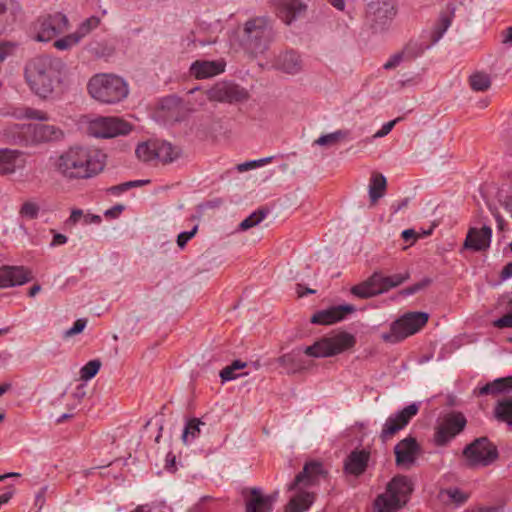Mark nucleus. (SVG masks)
<instances>
[{
    "label": "nucleus",
    "mask_w": 512,
    "mask_h": 512,
    "mask_svg": "<svg viewBox=\"0 0 512 512\" xmlns=\"http://www.w3.org/2000/svg\"><path fill=\"white\" fill-rule=\"evenodd\" d=\"M494 417L497 421L512 426V396L497 402L494 407Z\"/></svg>",
    "instance_id": "obj_33"
},
{
    "label": "nucleus",
    "mask_w": 512,
    "mask_h": 512,
    "mask_svg": "<svg viewBox=\"0 0 512 512\" xmlns=\"http://www.w3.org/2000/svg\"><path fill=\"white\" fill-rule=\"evenodd\" d=\"M244 33L249 45L256 52L264 51L273 38L272 28L265 17H256L247 21Z\"/></svg>",
    "instance_id": "obj_11"
},
{
    "label": "nucleus",
    "mask_w": 512,
    "mask_h": 512,
    "mask_svg": "<svg viewBox=\"0 0 512 512\" xmlns=\"http://www.w3.org/2000/svg\"><path fill=\"white\" fill-rule=\"evenodd\" d=\"M30 272L24 267L2 266L0 267V288L23 285L30 280Z\"/></svg>",
    "instance_id": "obj_20"
},
{
    "label": "nucleus",
    "mask_w": 512,
    "mask_h": 512,
    "mask_svg": "<svg viewBox=\"0 0 512 512\" xmlns=\"http://www.w3.org/2000/svg\"><path fill=\"white\" fill-rule=\"evenodd\" d=\"M294 361V356L292 353L284 354L281 357H279L278 362L282 366H288L292 364Z\"/></svg>",
    "instance_id": "obj_57"
},
{
    "label": "nucleus",
    "mask_w": 512,
    "mask_h": 512,
    "mask_svg": "<svg viewBox=\"0 0 512 512\" xmlns=\"http://www.w3.org/2000/svg\"><path fill=\"white\" fill-rule=\"evenodd\" d=\"M419 406L412 403L404 407L401 411L394 415L389 416L380 433V438L383 442L391 439L396 433L402 430L410 420L418 413Z\"/></svg>",
    "instance_id": "obj_15"
},
{
    "label": "nucleus",
    "mask_w": 512,
    "mask_h": 512,
    "mask_svg": "<svg viewBox=\"0 0 512 512\" xmlns=\"http://www.w3.org/2000/svg\"><path fill=\"white\" fill-rule=\"evenodd\" d=\"M275 67L283 73L293 75L302 71L303 61L297 52L285 51L278 56Z\"/></svg>",
    "instance_id": "obj_23"
},
{
    "label": "nucleus",
    "mask_w": 512,
    "mask_h": 512,
    "mask_svg": "<svg viewBox=\"0 0 512 512\" xmlns=\"http://www.w3.org/2000/svg\"><path fill=\"white\" fill-rule=\"evenodd\" d=\"M156 144L157 140L139 144L135 151L137 157L144 162L156 160Z\"/></svg>",
    "instance_id": "obj_36"
},
{
    "label": "nucleus",
    "mask_w": 512,
    "mask_h": 512,
    "mask_svg": "<svg viewBox=\"0 0 512 512\" xmlns=\"http://www.w3.org/2000/svg\"><path fill=\"white\" fill-rule=\"evenodd\" d=\"M419 445L412 437H407L398 442L394 448L396 464L398 466H411L418 455Z\"/></svg>",
    "instance_id": "obj_19"
},
{
    "label": "nucleus",
    "mask_w": 512,
    "mask_h": 512,
    "mask_svg": "<svg viewBox=\"0 0 512 512\" xmlns=\"http://www.w3.org/2000/svg\"><path fill=\"white\" fill-rule=\"evenodd\" d=\"M14 45L10 42L0 40V62H3L9 55L12 54Z\"/></svg>",
    "instance_id": "obj_52"
},
{
    "label": "nucleus",
    "mask_w": 512,
    "mask_h": 512,
    "mask_svg": "<svg viewBox=\"0 0 512 512\" xmlns=\"http://www.w3.org/2000/svg\"><path fill=\"white\" fill-rule=\"evenodd\" d=\"M386 187V178L380 173H373L369 183V198L371 204H376L377 201L384 196Z\"/></svg>",
    "instance_id": "obj_31"
},
{
    "label": "nucleus",
    "mask_w": 512,
    "mask_h": 512,
    "mask_svg": "<svg viewBox=\"0 0 512 512\" xmlns=\"http://www.w3.org/2000/svg\"><path fill=\"white\" fill-rule=\"evenodd\" d=\"M86 325H87V320L86 319H84V318L77 319L74 322L73 326L70 329L65 331L64 336L66 338H68V337H72L74 335H77V334L81 333L84 330Z\"/></svg>",
    "instance_id": "obj_48"
},
{
    "label": "nucleus",
    "mask_w": 512,
    "mask_h": 512,
    "mask_svg": "<svg viewBox=\"0 0 512 512\" xmlns=\"http://www.w3.org/2000/svg\"><path fill=\"white\" fill-rule=\"evenodd\" d=\"M266 215L267 211L264 209L254 211L240 223L239 227L241 230H248L258 225L262 220L265 219Z\"/></svg>",
    "instance_id": "obj_43"
},
{
    "label": "nucleus",
    "mask_w": 512,
    "mask_h": 512,
    "mask_svg": "<svg viewBox=\"0 0 512 512\" xmlns=\"http://www.w3.org/2000/svg\"><path fill=\"white\" fill-rule=\"evenodd\" d=\"M402 237L405 241L415 240L416 232L413 229H407L402 232Z\"/></svg>",
    "instance_id": "obj_62"
},
{
    "label": "nucleus",
    "mask_w": 512,
    "mask_h": 512,
    "mask_svg": "<svg viewBox=\"0 0 512 512\" xmlns=\"http://www.w3.org/2000/svg\"><path fill=\"white\" fill-rule=\"evenodd\" d=\"M351 293L360 299H367L382 294L379 273L375 272L367 280L354 285L351 288Z\"/></svg>",
    "instance_id": "obj_25"
},
{
    "label": "nucleus",
    "mask_w": 512,
    "mask_h": 512,
    "mask_svg": "<svg viewBox=\"0 0 512 512\" xmlns=\"http://www.w3.org/2000/svg\"><path fill=\"white\" fill-rule=\"evenodd\" d=\"M370 453L366 450L352 451L345 460L344 470L353 476L362 475L368 466Z\"/></svg>",
    "instance_id": "obj_22"
},
{
    "label": "nucleus",
    "mask_w": 512,
    "mask_h": 512,
    "mask_svg": "<svg viewBox=\"0 0 512 512\" xmlns=\"http://www.w3.org/2000/svg\"><path fill=\"white\" fill-rule=\"evenodd\" d=\"M53 166L66 179H89L104 169L105 155L95 148L72 146L55 159Z\"/></svg>",
    "instance_id": "obj_1"
},
{
    "label": "nucleus",
    "mask_w": 512,
    "mask_h": 512,
    "mask_svg": "<svg viewBox=\"0 0 512 512\" xmlns=\"http://www.w3.org/2000/svg\"><path fill=\"white\" fill-rule=\"evenodd\" d=\"M463 457L471 468L487 467L499 457L498 449L487 437L472 441L463 449Z\"/></svg>",
    "instance_id": "obj_8"
},
{
    "label": "nucleus",
    "mask_w": 512,
    "mask_h": 512,
    "mask_svg": "<svg viewBox=\"0 0 512 512\" xmlns=\"http://www.w3.org/2000/svg\"><path fill=\"white\" fill-rule=\"evenodd\" d=\"M401 118L398 117L392 121H389L387 123H385L380 130H378L375 134H374V137L375 138H381V137H384L386 136L387 134L390 133V131L393 129V127L395 126V124L400 121Z\"/></svg>",
    "instance_id": "obj_51"
},
{
    "label": "nucleus",
    "mask_w": 512,
    "mask_h": 512,
    "mask_svg": "<svg viewBox=\"0 0 512 512\" xmlns=\"http://www.w3.org/2000/svg\"><path fill=\"white\" fill-rule=\"evenodd\" d=\"M201 425H204V422L198 418H192L188 420L181 436L184 444H188L190 441L199 437L201 433Z\"/></svg>",
    "instance_id": "obj_35"
},
{
    "label": "nucleus",
    "mask_w": 512,
    "mask_h": 512,
    "mask_svg": "<svg viewBox=\"0 0 512 512\" xmlns=\"http://www.w3.org/2000/svg\"><path fill=\"white\" fill-rule=\"evenodd\" d=\"M356 344L354 335L342 331L336 334L325 336L315 341L312 345L303 349V353L309 357L327 358L341 354Z\"/></svg>",
    "instance_id": "obj_5"
},
{
    "label": "nucleus",
    "mask_w": 512,
    "mask_h": 512,
    "mask_svg": "<svg viewBox=\"0 0 512 512\" xmlns=\"http://www.w3.org/2000/svg\"><path fill=\"white\" fill-rule=\"evenodd\" d=\"M272 159H273V157H266V158H261L258 160L247 161V162L238 164L237 170L239 172H245V171L257 168V167H261L263 165L270 163L272 161Z\"/></svg>",
    "instance_id": "obj_46"
},
{
    "label": "nucleus",
    "mask_w": 512,
    "mask_h": 512,
    "mask_svg": "<svg viewBox=\"0 0 512 512\" xmlns=\"http://www.w3.org/2000/svg\"><path fill=\"white\" fill-rule=\"evenodd\" d=\"M503 39H502V43L503 44H508V43H512V26L508 27L504 32H503Z\"/></svg>",
    "instance_id": "obj_61"
},
{
    "label": "nucleus",
    "mask_w": 512,
    "mask_h": 512,
    "mask_svg": "<svg viewBox=\"0 0 512 512\" xmlns=\"http://www.w3.org/2000/svg\"><path fill=\"white\" fill-rule=\"evenodd\" d=\"M13 115L16 118H28V119H36V120H47L48 119L46 112H44L42 110L34 109V108H17L13 112Z\"/></svg>",
    "instance_id": "obj_41"
},
{
    "label": "nucleus",
    "mask_w": 512,
    "mask_h": 512,
    "mask_svg": "<svg viewBox=\"0 0 512 512\" xmlns=\"http://www.w3.org/2000/svg\"><path fill=\"white\" fill-rule=\"evenodd\" d=\"M101 23V19L97 16H91L85 19L75 31L77 35L82 39L95 30Z\"/></svg>",
    "instance_id": "obj_40"
},
{
    "label": "nucleus",
    "mask_w": 512,
    "mask_h": 512,
    "mask_svg": "<svg viewBox=\"0 0 512 512\" xmlns=\"http://www.w3.org/2000/svg\"><path fill=\"white\" fill-rule=\"evenodd\" d=\"M149 183H150V180L128 181V182H125V183L113 186V187H111L110 190L113 193H115V194H119V193H122L124 191H127L130 188L144 186V185L149 184Z\"/></svg>",
    "instance_id": "obj_47"
},
{
    "label": "nucleus",
    "mask_w": 512,
    "mask_h": 512,
    "mask_svg": "<svg viewBox=\"0 0 512 512\" xmlns=\"http://www.w3.org/2000/svg\"><path fill=\"white\" fill-rule=\"evenodd\" d=\"M395 15L396 10L393 0L368 1L366 19L375 30L384 28Z\"/></svg>",
    "instance_id": "obj_13"
},
{
    "label": "nucleus",
    "mask_w": 512,
    "mask_h": 512,
    "mask_svg": "<svg viewBox=\"0 0 512 512\" xmlns=\"http://www.w3.org/2000/svg\"><path fill=\"white\" fill-rule=\"evenodd\" d=\"M455 10L456 6L454 2H449L446 5V8L440 13L439 18L434 26L422 34L421 41H409L402 50L406 55V58L415 59L425 50L436 44L450 27L455 16Z\"/></svg>",
    "instance_id": "obj_4"
},
{
    "label": "nucleus",
    "mask_w": 512,
    "mask_h": 512,
    "mask_svg": "<svg viewBox=\"0 0 512 512\" xmlns=\"http://www.w3.org/2000/svg\"><path fill=\"white\" fill-rule=\"evenodd\" d=\"M348 136L349 131L337 130L335 132L320 136L318 139L314 141V144L319 146H334L338 144L340 141L347 139Z\"/></svg>",
    "instance_id": "obj_37"
},
{
    "label": "nucleus",
    "mask_w": 512,
    "mask_h": 512,
    "mask_svg": "<svg viewBox=\"0 0 512 512\" xmlns=\"http://www.w3.org/2000/svg\"><path fill=\"white\" fill-rule=\"evenodd\" d=\"M491 237V227L486 225L481 228L472 227L467 232L463 246L474 252L486 251L490 247Z\"/></svg>",
    "instance_id": "obj_17"
},
{
    "label": "nucleus",
    "mask_w": 512,
    "mask_h": 512,
    "mask_svg": "<svg viewBox=\"0 0 512 512\" xmlns=\"http://www.w3.org/2000/svg\"><path fill=\"white\" fill-rule=\"evenodd\" d=\"M438 498L445 505L460 506L467 502L469 494L459 488L450 487L440 490Z\"/></svg>",
    "instance_id": "obj_29"
},
{
    "label": "nucleus",
    "mask_w": 512,
    "mask_h": 512,
    "mask_svg": "<svg viewBox=\"0 0 512 512\" xmlns=\"http://www.w3.org/2000/svg\"><path fill=\"white\" fill-rule=\"evenodd\" d=\"M69 27L70 24L67 16L56 12L38 17L33 23L32 29L36 41L48 42L56 36L65 33Z\"/></svg>",
    "instance_id": "obj_9"
},
{
    "label": "nucleus",
    "mask_w": 512,
    "mask_h": 512,
    "mask_svg": "<svg viewBox=\"0 0 512 512\" xmlns=\"http://www.w3.org/2000/svg\"><path fill=\"white\" fill-rule=\"evenodd\" d=\"M278 17L286 24H290L304 9L299 0H275Z\"/></svg>",
    "instance_id": "obj_26"
},
{
    "label": "nucleus",
    "mask_w": 512,
    "mask_h": 512,
    "mask_svg": "<svg viewBox=\"0 0 512 512\" xmlns=\"http://www.w3.org/2000/svg\"><path fill=\"white\" fill-rule=\"evenodd\" d=\"M276 496H265L257 489H251L250 496L246 501V512H271Z\"/></svg>",
    "instance_id": "obj_24"
},
{
    "label": "nucleus",
    "mask_w": 512,
    "mask_h": 512,
    "mask_svg": "<svg viewBox=\"0 0 512 512\" xmlns=\"http://www.w3.org/2000/svg\"><path fill=\"white\" fill-rule=\"evenodd\" d=\"M82 217V211L81 210H73L70 215V220L72 222H77Z\"/></svg>",
    "instance_id": "obj_64"
},
{
    "label": "nucleus",
    "mask_w": 512,
    "mask_h": 512,
    "mask_svg": "<svg viewBox=\"0 0 512 512\" xmlns=\"http://www.w3.org/2000/svg\"><path fill=\"white\" fill-rule=\"evenodd\" d=\"M90 96H127L128 85L123 78L101 73L94 75L87 85Z\"/></svg>",
    "instance_id": "obj_10"
},
{
    "label": "nucleus",
    "mask_w": 512,
    "mask_h": 512,
    "mask_svg": "<svg viewBox=\"0 0 512 512\" xmlns=\"http://www.w3.org/2000/svg\"><path fill=\"white\" fill-rule=\"evenodd\" d=\"M226 68L224 59L197 60L190 66V73L196 79H207L222 74Z\"/></svg>",
    "instance_id": "obj_18"
},
{
    "label": "nucleus",
    "mask_w": 512,
    "mask_h": 512,
    "mask_svg": "<svg viewBox=\"0 0 512 512\" xmlns=\"http://www.w3.org/2000/svg\"><path fill=\"white\" fill-rule=\"evenodd\" d=\"M429 283H430V280H424V281H422L420 283H416V284H414V285L404 289L402 291V294H404V295H412V294L418 292L419 290L425 288Z\"/></svg>",
    "instance_id": "obj_54"
},
{
    "label": "nucleus",
    "mask_w": 512,
    "mask_h": 512,
    "mask_svg": "<svg viewBox=\"0 0 512 512\" xmlns=\"http://www.w3.org/2000/svg\"><path fill=\"white\" fill-rule=\"evenodd\" d=\"M25 135L30 136L32 142H46L58 137V130L54 126L36 124L23 126Z\"/></svg>",
    "instance_id": "obj_28"
},
{
    "label": "nucleus",
    "mask_w": 512,
    "mask_h": 512,
    "mask_svg": "<svg viewBox=\"0 0 512 512\" xmlns=\"http://www.w3.org/2000/svg\"><path fill=\"white\" fill-rule=\"evenodd\" d=\"M20 10L21 6L17 0H0V34L16 21Z\"/></svg>",
    "instance_id": "obj_27"
},
{
    "label": "nucleus",
    "mask_w": 512,
    "mask_h": 512,
    "mask_svg": "<svg viewBox=\"0 0 512 512\" xmlns=\"http://www.w3.org/2000/svg\"><path fill=\"white\" fill-rule=\"evenodd\" d=\"M325 477L326 471L321 462L311 461L306 463L303 471L289 485V490H296V493L287 503L284 512H305L308 510L314 502L315 496L303 489L318 484Z\"/></svg>",
    "instance_id": "obj_2"
},
{
    "label": "nucleus",
    "mask_w": 512,
    "mask_h": 512,
    "mask_svg": "<svg viewBox=\"0 0 512 512\" xmlns=\"http://www.w3.org/2000/svg\"><path fill=\"white\" fill-rule=\"evenodd\" d=\"M429 315L425 312H408L393 321L389 332L381 338L386 343H398L420 331L428 322Z\"/></svg>",
    "instance_id": "obj_6"
},
{
    "label": "nucleus",
    "mask_w": 512,
    "mask_h": 512,
    "mask_svg": "<svg viewBox=\"0 0 512 512\" xmlns=\"http://www.w3.org/2000/svg\"><path fill=\"white\" fill-rule=\"evenodd\" d=\"M197 226H195L191 231L181 232L177 237V244L180 248L185 247L187 242L194 237L197 232Z\"/></svg>",
    "instance_id": "obj_50"
},
{
    "label": "nucleus",
    "mask_w": 512,
    "mask_h": 512,
    "mask_svg": "<svg viewBox=\"0 0 512 512\" xmlns=\"http://www.w3.org/2000/svg\"><path fill=\"white\" fill-rule=\"evenodd\" d=\"M91 133L98 138H113L128 134L132 127L129 123L115 117L98 118L90 123Z\"/></svg>",
    "instance_id": "obj_14"
},
{
    "label": "nucleus",
    "mask_w": 512,
    "mask_h": 512,
    "mask_svg": "<svg viewBox=\"0 0 512 512\" xmlns=\"http://www.w3.org/2000/svg\"><path fill=\"white\" fill-rule=\"evenodd\" d=\"M404 58H406V55L403 51L397 52L389 58V60L383 65V68L386 70L396 68Z\"/></svg>",
    "instance_id": "obj_49"
},
{
    "label": "nucleus",
    "mask_w": 512,
    "mask_h": 512,
    "mask_svg": "<svg viewBox=\"0 0 512 512\" xmlns=\"http://www.w3.org/2000/svg\"><path fill=\"white\" fill-rule=\"evenodd\" d=\"M101 362L98 359L90 360L80 369V379L88 381L92 379L100 370Z\"/></svg>",
    "instance_id": "obj_42"
},
{
    "label": "nucleus",
    "mask_w": 512,
    "mask_h": 512,
    "mask_svg": "<svg viewBox=\"0 0 512 512\" xmlns=\"http://www.w3.org/2000/svg\"><path fill=\"white\" fill-rule=\"evenodd\" d=\"M123 209H124V207L122 205H116V206L112 207L111 209H108L105 212V216L111 217V218H116L122 213Z\"/></svg>",
    "instance_id": "obj_55"
},
{
    "label": "nucleus",
    "mask_w": 512,
    "mask_h": 512,
    "mask_svg": "<svg viewBox=\"0 0 512 512\" xmlns=\"http://www.w3.org/2000/svg\"><path fill=\"white\" fill-rule=\"evenodd\" d=\"M489 104L490 102L488 98H478L477 101H475V103L471 104V107H475L477 109H484L488 107Z\"/></svg>",
    "instance_id": "obj_59"
},
{
    "label": "nucleus",
    "mask_w": 512,
    "mask_h": 512,
    "mask_svg": "<svg viewBox=\"0 0 512 512\" xmlns=\"http://www.w3.org/2000/svg\"><path fill=\"white\" fill-rule=\"evenodd\" d=\"M180 156V150L170 143L157 140L156 160L162 163H171Z\"/></svg>",
    "instance_id": "obj_32"
},
{
    "label": "nucleus",
    "mask_w": 512,
    "mask_h": 512,
    "mask_svg": "<svg viewBox=\"0 0 512 512\" xmlns=\"http://www.w3.org/2000/svg\"><path fill=\"white\" fill-rule=\"evenodd\" d=\"M40 211L39 205L34 201H25L19 210V215L26 219H35L38 217Z\"/></svg>",
    "instance_id": "obj_45"
},
{
    "label": "nucleus",
    "mask_w": 512,
    "mask_h": 512,
    "mask_svg": "<svg viewBox=\"0 0 512 512\" xmlns=\"http://www.w3.org/2000/svg\"><path fill=\"white\" fill-rule=\"evenodd\" d=\"M24 166L25 159L22 152L10 149L0 150V175L12 174Z\"/></svg>",
    "instance_id": "obj_21"
},
{
    "label": "nucleus",
    "mask_w": 512,
    "mask_h": 512,
    "mask_svg": "<svg viewBox=\"0 0 512 512\" xmlns=\"http://www.w3.org/2000/svg\"><path fill=\"white\" fill-rule=\"evenodd\" d=\"M469 82L475 92H485L491 86V78L484 72L472 74L469 78Z\"/></svg>",
    "instance_id": "obj_38"
},
{
    "label": "nucleus",
    "mask_w": 512,
    "mask_h": 512,
    "mask_svg": "<svg viewBox=\"0 0 512 512\" xmlns=\"http://www.w3.org/2000/svg\"><path fill=\"white\" fill-rule=\"evenodd\" d=\"M14 495V489L13 487H9V490L2 493L0 495V505H3V504H6L10 501V499L13 497Z\"/></svg>",
    "instance_id": "obj_56"
},
{
    "label": "nucleus",
    "mask_w": 512,
    "mask_h": 512,
    "mask_svg": "<svg viewBox=\"0 0 512 512\" xmlns=\"http://www.w3.org/2000/svg\"><path fill=\"white\" fill-rule=\"evenodd\" d=\"M512 391V376L495 379L480 388L481 395H497Z\"/></svg>",
    "instance_id": "obj_30"
},
{
    "label": "nucleus",
    "mask_w": 512,
    "mask_h": 512,
    "mask_svg": "<svg viewBox=\"0 0 512 512\" xmlns=\"http://www.w3.org/2000/svg\"><path fill=\"white\" fill-rule=\"evenodd\" d=\"M66 242H67V237L65 235L60 234V233H56L53 236V239H52V242H51V246L63 245Z\"/></svg>",
    "instance_id": "obj_58"
},
{
    "label": "nucleus",
    "mask_w": 512,
    "mask_h": 512,
    "mask_svg": "<svg viewBox=\"0 0 512 512\" xmlns=\"http://www.w3.org/2000/svg\"><path fill=\"white\" fill-rule=\"evenodd\" d=\"M467 420L460 412L445 415L435 429L434 441L438 446H444L460 434L466 427Z\"/></svg>",
    "instance_id": "obj_12"
},
{
    "label": "nucleus",
    "mask_w": 512,
    "mask_h": 512,
    "mask_svg": "<svg viewBox=\"0 0 512 512\" xmlns=\"http://www.w3.org/2000/svg\"><path fill=\"white\" fill-rule=\"evenodd\" d=\"M231 368L236 371V370H240V369H244L246 366H247V363L246 362H242L241 360H234L231 364H230Z\"/></svg>",
    "instance_id": "obj_63"
},
{
    "label": "nucleus",
    "mask_w": 512,
    "mask_h": 512,
    "mask_svg": "<svg viewBox=\"0 0 512 512\" xmlns=\"http://www.w3.org/2000/svg\"><path fill=\"white\" fill-rule=\"evenodd\" d=\"M246 94L247 92L234 83L220 82L214 86L212 96H245Z\"/></svg>",
    "instance_id": "obj_34"
},
{
    "label": "nucleus",
    "mask_w": 512,
    "mask_h": 512,
    "mask_svg": "<svg viewBox=\"0 0 512 512\" xmlns=\"http://www.w3.org/2000/svg\"><path fill=\"white\" fill-rule=\"evenodd\" d=\"M512 277V262L508 263L501 272V278L506 280Z\"/></svg>",
    "instance_id": "obj_60"
},
{
    "label": "nucleus",
    "mask_w": 512,
    "mask_h": 512,
    "mask_svg": "<svg viewBox=\"0 0 512 512\" xmlns=\"http://www.w3.org/2000/svg\"><path fill=\"white\" fill-rule=\"evenodd\" d=\"M80 41L81 38L76 32H74L56 40L54 42V47L58 50H68L77 45Z\"/></svg>",
    "instance_id": "obj_44"
},
{
    "label": "nucleus",
    "mask_w": 512,
    "mask_h": 512,
    "mask_svg": "<svg viewBox=\"0 0 512 512\" xmlns=\"http://www.w3.org/2000/svg\"><path fill=\"white\" fill-rule=\"evenodd\" d=\"M238 377L230 365L220 371V378L223 382L234 380Z\"/></svg>",
    "instance_id": "obj_53"
},
{
    "label": "nucleus",
    "mask_w": 512,
    "mask_h": 512,
    "mask_svg": "<svg viewBox=\"0 0 512 512\" xmlns=\"http://www.w3.org/2000/svg\"><path fill=\"white\" fill-rule=\"evenodd\" d=\"M354 312L355 307L351 304L332 306L313 314L311 322L318 325H331L344 320L349 314Z\"/></svg>",
    "instance_id": "obj_16"
},
{
    "label": "nucleus",
    "mask_w": 512,
    "mask_h": 512,
    "mask_svg": "<svg viewBox=\"0 0 512 512\" xmlns=\"http://www.w3.org/2000/svg\"><path fill=\"white\" fill-rule=\"evenodd\" d=\"M409 277L408 273L406 274H395L392 276H383L379 273V283L381 286L382 292H387L391 288L397 287L401 285L405 280Z\"/></svg>",
    "instance_id": "obj_39"
},
{
    "label": "nucleus",
    "mask_w": 512,
    "mask_h": 512,
    "mask_svg": "<svg viewBox=\"0 0 512 512\" xmlns=\"http://www.w3.org/2000/svg\"><path fill=\"white\" fill-rule=\"evenodd\" d=\"M414 490L412 480L405 475L394 476L386 485L385 492L373 502L374 512H397L409 502Z\"/></svg>",
    "instance_id": "obj_3"
},
{
    "label": "nucleus",
    "mask_w": 512,
    "mask_h": 512,
    "mask_svg": "<svg viewBox=\"0 0 512 512\" xmlns=\"http://www.w3.org/2000/svg\"><path fill=\"white\" fill-rule=\"evenodd\" d=\"M52 61L49 57L39 56L26 66L25 75L32 90L38 96H45L52 90Z\"/></svg>",
    "instance_id": "obj_7"
}]
</instances>
